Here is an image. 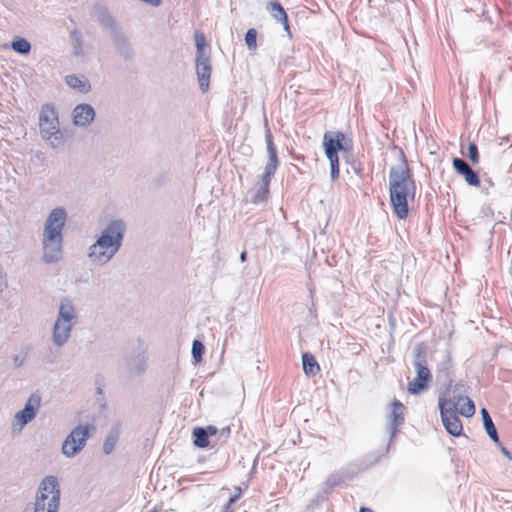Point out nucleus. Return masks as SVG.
Returning a JSON list of instances; mask_svg holds the SVG:
<instances>
[{"mask_svg": "<svg viewBox=\"0 0 512 512\" xmlns=\"http://www.w3.org/2000/svg\"><path fill=\"white\" fill-rule=\"evenodd\" d=\"M67 221V212L63 207L52 209L43 227L42 261L45 264H54L61 260L63 253V230Z\"/></svg>", "mask_w": 512, "mask_h": 512, "instance_id": "obj_2", "label": "nucleus"}, {"mask_svg": "<svg viewBox=\"0 0 512 512\" xmlns=\"http://www.w3.org/2000/svg\"><path fill=\"white\" fill-rule=\"evenodd\" d=\"M223 512H234L232 505H230L229 503H226L223 507Z\"/></svg>", "mask_w": 512, "mask_h": 512, "instance_id": "obj_42", "label": "nucleus"}, {"mask_svg": "<svg viewBox=\"0 0 512 512\" xmlns=\"http://www.w3.org/2000/svg\"><path fill=\"white\" fill-rule=\"evenodd\" d=\"M401 163L389 170V196L394 214L399 219H405L409 213L408 200L416 195V182L407 158L400 149Z\"/></svg>", "mask_w": 512, "mask_h": 512, "instance_id": "obj_1", "label": "nucleus"}, {"mask_svg": "<svg viewBox=\"0 0 512 512\" xmlns=\"http://www.w3.org/2000/svg\"><path fill=\"white\" fill-rule=\"evenodd\" d=\"M119 435H120V432H119V429L118 428H112L108 435L106 436L105 440H104V443H103V453L105 455H109L111 454L114 449H115V446L119 440Z\"/></svg>", "mask_w": 512, "mask_h": 512, "instance_id": "obj_27", "label": "nucleus"}, {"mask_svg": "<svg viewBox=\"0 0 512 512\" xmlns=\"http://www.w3.org/2000/svg\"><path fill=\"white\" fill-rule=\"evenodd\" d=\"M230 433V428L229 427H226L225 429H222V434L223 435H228Z\"/></svg>", "mask_w": 512, "mask_h": 512, "instance_id": "obj_46", "label": "nucleus"}, {"mask_svg": "<svg viewBox=\"0 0 512 512\" xmlns=\"http://www.w3.org/2000/svg\"><path fill=\"white\" fill-rule=\"evenodd\" d=\"M96 390L98 394H102V388L100 386H97Z\"/></svg>", "mask_w": 512, "mask_h": 512, "instance_id": "obj_47", "label": "nucleus"}, {"mask_svg": "<svg viewBox=\"0 0 512 512\" xmlns=\"http://www.w3.org/2000/svg\"><path fill=\"white\" fill-rule=\"evenodd\" d=\"M41 406V396L39 393H33L27 399L23 409L18 411L12 420L11 429L13 433H20L23 428L31 422L37 415Z\"/></svg>", "mask_w": 512, "mask_h": 512, "instance_id": "obj_8", "label": "nucleus"}, {"mask_svg": "<svg viewBox=\"0 0 512 512\" xmlns=\"http://www.w3.org/2000/svg\"><path fill=\"white\" fill-rule=\"evenodd\" d=\"M467 157L470 159L472 164L476 165L479 163V152L478 147L474 142H470L467 148Z\"/></svg>", "mask_w": 512, "mask_h": 512, "instance_id": "obj_35", "label": "nucleus"}, {"mask_svg": "<svg viewBox=\"0 0 512 512\" xmlns=\"http://www.w3.org/2000/svg\"><path fill=\"white\" fill-rule=\"evenodd\" d=\"M452 165L454 170L465 178V181L471 185L478 187L480 185V179L478 173L474 171L469 164L462 158H453Z\"/></svg>", "mask_w": 512, "mask_h": 512, "instance_id": "obj_19", "label": "nucleus"}, {"mask_svg": "<svg viewBox=\"0 0 512 512\" xmlns=\"http://www.w3.org/2000/svg\"><path fill=\"white\" fill-rule=\"evenodd\" d=\"M60 497L61 491L57 477L53 475L44 477L36 492L33 512H58Z\"/></svg>", "mask_w": 512, "mask_h": 512, "instance_id": "obj_5", "label": "nucleus"}, {"mask_svg": "<svg viewBox=\"0 0 512 512\" xmlns=\"http://www.w3.org/2000/svg\"><path fill=\"white\" fill-rule=\"evenodd\" d=\"M450 408H446V404L441 402L439 407L442 423L446 431L453 436H460L462 434L463 426L460 418L457 415V409L452 402H449Z\"/></svg>", "mask_w": 512, "mask_h": 512, "instance_id": "obj_13", "label": "nucleus"}, {"mask_svg": "<svg viewBox=\"0 0 512 512\" xmlns=\"http://www.w3.org/2000/svg\"><path fill=\"white\" fill-rule=\"evenodd\" d=\"M344 483V478L340 473H332L329 475L324 483L325 492L327 493L329 490L338 487Z\"/></svg>", "mask_w": 512, "mask_h": 512, "instance_id": "obj_31", "label": "nucleus"}, {"mask_svg": "<svg viewBox=\"0 0 512 512\" xmlns=\"http://www.w3.org/2000/svg\"><path fill=\"white\" fill-rule=\"evenodd\" d=\"M39 130L41 137L49 142L51 147L58 148L63 142L60 131L58 113L52 104H44L39 113Z\"/></svg>", "mask_w": 512, "mask_h": 512, "instance_id": "obj_7", "label": "nucleus"}, {"mask_svg": "<svg viewBox=\"0 0 512 512\" xmlns=\"http://www.w3.org/2000/svg\"><path fill=\"white\" fill-rule=\"evenodd\" d=\"M404 411L405 406L403 403L397 399H394V401L391 403V412L388 416L389 423L387 426V431L389 433V442L385 449L386 453L391 449L394 440L400 430V427L405 422Z\"/></svg>", "mask_w": 512, "mask_h": 512, "instance_id": "obj_10", "label": "nucleus"}, {"mask_svg": "<svg viewBox=\"0 0 512 512\" xmlns=\"http://www.w3.org/2000/svg\"><path fill=\"white\" fill-rule=\"evenodd\" d=\"M465 394L466 388L462 382L453 383V381L450 380L445 387L444 393L439 396V406L441 402H443L446 404V408H450L451 404L449 402H452L455 405V409H457V406L467 397Z\"/></svg>", "mask_w": 512, "mask_h": 512, "instance_id": "obj_17", "label": "nucleus"}, {"mask_svg": "<svg viewBox=\"0 0 512 512\" xmlns=\"http://www.w3.org/2000/svg\"><path fill=\"white\" fill-rule=\"evenodd\" d=\"M264 126H265L266 149H267V153H268V162L265 166L263 175L265 176V178H272L277 171L280 161H279L278 154H277V148L273 141V135L268 126L267 120H265Z\"/></svg>", "mask_w": 512, "mask_h": 512, "instance_id": "obj_16", "label": "nucleus"}, {"mask_svg": "<svg viewBox=\"0 0 512 512\" xmlns=\"http://www.w3.org/2000/svg\"><path fill=\"white\" fill-rule=\"evenodd\" d=\"M148 512H160L156 507L150 509Z\"/></svg>", "mask_w": 512, "mask_h": 512, "instance_id": "obj_48", "label": "nucleus"}, {"mask_svg": "<svg viewBox=\"0 0 512 512\" xmlns=\"http://www.w3.org/2000/svg\"><path fill=\"white\" fill-rule=\"evenodd\" d=\"M193 443L196 447L205 448L209 445L207 431L203 427H197L193 430Z\"/></svg>", "mask_w": 512, "mask_h": 512, "instance_id": "obj_28", "label": "nucleus"}, {"mask_svg": "<svg viewBox=\"0 0 512 512\" xmlns=\"http://www.w3.org/2000/svg\"><path fill=\"white\" fill-rule=\"evenodd\" d=\"M195 45H196V57L209 56L205 52L206 39L204 34L196 33L195 34Z\"/></svg>", "mask_w": 512, "mask_h": 512, "instance_id": "obj_33", "label": "nucleus"}, {"mask_svg": "<svg viewBox=\"0 0 512 512\" xmlns=\"http://www.w3.org/2000/svg\"><path fill=\"white\" fill-rule=\"evenodd\" d=\"M359 512H374V511L368 507H361Z\"/></svg>", "mask_w": 512, "mask_h": 512, "instance_id": "obj_45", "label": "nucleus"}, {"mask_svg": "<svg viewBox=\"0 0 512 512\" xmlns=\"http://www.w3.org/2000/svg\"><path fill=\"white\" fill-rule=\"evenodd\" d=\"M324 152L330 163L332 181L339 177V151H350L353 147L351 139H347L340 131H327L323 135Z\"/></svg>", "mask_w": 512, "mask_h": 512, "instance_id": "obj_6", "label": "nucleus"}, {"mask_svg": "<svg viewBox=\"0 0 512 512\" xmlns=\"http://www.w3.org/2000/svg\"><path fill=\"white\" fill-rule=\"evenodd\" d=\"M240 498H241V496L239 495V493H235L234 495H232V496L229 498V500H228V502H227V503H229L230 505H233V504H235V503H236Z\"/></svg>", "mask_w": 512, "mask_h": 512, "instance_id": "obj_41", "label": "nucleus"}, {"mask_svg": "<svg viewBox=\"0 0 512 512\" xmlns=\"http://www.w3.org/2000/svg\"><path fill=\"white\" fill-rule=\"evenodd\" d=\"M90 16L103 29L109 31V34L121 28L117 23L116 19L110 13L108 7L101 3H96L91 7Z\"/></svg>", "mask_w": 512, "mask_h": 512, "instance_id": "obj_15", "label": "nucleus"}, {"mask_svg": "<svg viewBox=\"0 0 512 512\" xmlns=\"http://www.w3.org/2000/svg\"><path fill=\"white\" fill-rule=\"evenodd\" d=\"M119 250L115 249L104 240L97 238L88 248L87 257L96 265L107 264Z\"/></svg>", "mask_w": 512, "mask_h": 512, "instance_id": "obj_12", "label": "nucleus"}, {"mask_svg": "<svg viewBox=\"0 0 512 512\" xmlns=\"http://www.w3.org/2000/svg\"><path fill=\"white\" fill-rule=\"evenodd\" d=\"M240 498H241V496L239 495V493H235L234 495H232V496L229 498V500H228V502H227V503H229L230 505H233V504H235V503H236Z\"/></svg>", "mask_w": 512, "mask_h": 512, "instance_id": "obj_40", "label": "nucleus"}, {"mask_svg": "<svg viewBox=\"0 0 512 512\" xmlns=\"http://www.w3.org/2000/svg\"><path fill=\"white\" fill-rule=\"evenodd\" d=\"M240 260H241L242 262H245V261L247 260V252H246V251H242V252L240 253Z\"/></svg>", "mask_w": 512, "mask_h": 512, "instance_id": "obj_43", "label": "nucleus"}, {"mask_svg": "<svg viewBox=\"0 0 512 512\" xmlns=\"http://www.w3.org/2000/svg\"><path fill=\"white\" fill-rule=\"evenodd\" d=\"M72 115L76 126L86 127L94 120L95 111L89 104H79L73 109Z\"/></svg>", "mask_w": 512, "mask_h": 512, "instance_id": "obj_20", "label": "nucleus"}, {"mask_svg": "<svg viewBox=\"0 0 512 512\" xmlns=\"http://www.w3.org/2000/svg\"><path fill=\"white\" fill-rule=\"evenodd\" d=\"M205 353V346L200 340H194L192 343V358L196 363H199L203 359Z\"/></svg>", "mask_w": 512, "mask_h": 512, "instance_id": "obj_32", "label": "nucleus"}, {"mask_svg": "<svg viewBox=\"0 0 512 512\" xmlns=\"http://www.w3.org/2000/svg\"><path fill=\"white\" fill-rule=\"evenodd\" d=\"M234 490H235V493H239V495L242 496L244 489L241 486H235Z\"/></svg>", "mask_w": 512, "mask_h": 512, "instance_id": "obj_44", "label": "nucleus"}, {"mask_svg": "<svg viewBox=\"0 0 512 512\" xmlns=\"http://www.w3.org/2000/svg\"><path fill=\"white\" fill-rule=\"evenodd\" d=\"M257 31L254 28L247 30L245 34V43L249 50H255L257 48Z\"/></svg>", "mask_w": 512, "mask_h": 512, "instance_id": "obj_34", "label": "nucleus"}, {"mask_svg": "<svg viewBox=\"0 0 512 512\" xmlns=\"http://www.w3.org/2000/svg\"><path fill=\"white\" fill-rule=\"evenodd\" d=\"M77 319L78 314L73 299L61 298L51 335L52 342L56 347H63L69 341Z\"/></svg>", "mask_w": 512, "mask_h": 512, "instance_id": "obj_3", "label": "nucleus"}, {"mask_svg": "<svg viewBox=\"0 0 512 512\" xmlns=\"http://www.w3.org/2000/svg\"><path fill=\"white\" fill-rule=\"evenodd\" d=\"M206 431H207V436H212V435H215L217 433V428L215 426H207L206 428H204Z\"/></svg>", "mask_w": 512, "mask_h": 512, "instance_id": "obj_38", "label": "nucleus"}, {"mask_svg": "<svg viewBox=\"0 0 512 512\" xmlns=\"http://www.w3.org/2000/svg\"><path fill=\"white\" fill-rule=\"evenodd\" d=\"M481 415H482L483 425H484L487 435L490 437V439L494 443H499L498 432L496 430V427L493 423V420H492L489 412L485 408H482Z\"/></svg>", "mask_w": 512, "mask_h": 512, "instance_id": "obj_25", "label": "nucleus"}, {"mask_svg": "<svg viewBox=\"0 0 512 512\" xmlns=\"http://www.w3.org/2000/svg\"><path fill=\"white\" fill-rule=\"evenodd\" d=\"M66 84L81 93H87L91 90V84L83 75H68L65 78Z\"/></svg>", "mask_w": 512, "mask_h": 512, "instance_id": "obj_22", "label": "nucleus"}, {"mask_svg": "<svg viewBox=\"0 0 512 512\" xmlns=\"http://www.w3.org/2000/svg\"><path fill=\"white\" fill-rule=\"evenodd\" d=\"M140 2L150 6V7H159L162 4V0H139Z\"/></svg>", "mask_w": 512, "mask_h": 512, "instance_id": "obj_37", "label": "nucleus"}, {"mask_svg": "<svg viewBox=\"0 0 512 512\" xmlns=\"http://www.w3.org/2000/svg\"><path fill=\"white\" fill-rule=\"evenodd\" d=\"M195 62L199 87L202 92H206L209 87L212 71L210 56L196 57Z\"/></svg>", "mask_w": 512, "mask_h": 512, "instance_id": "obj_18", "label": "nucleus"}, {"mask_svg": "<svg viewBox=\"0 0 512 512\" xmlns=\"http://www.w3.org/2000/svg\"><path fill=\"white\" fill-rule=\"evenodd\" d=\"M127 368L131 375H140L146 370V358L143 354L138 353L127 361Z\"/></svg>", "mask_w": 512, "mask_h": 512, "instance_id": "obj_23", "label": "nucleus"}, {"mask_svg": "<svg viewBox=\"0 0 512 512\" xmlns=\"http://www.w3.org/2000/svg\"><path fill=\"white\" fill-rule=\"evenodd\" d=\"M272 178H265L264 175L261 177V186L255 191L252 196L251 202L254 204L262 203L267 200L269 195V186Z\"/></svg>", "mask_w": 512, "mask_h": 512, "instance_id": "obj_26", "label": "nucleus"}, {"mask_svg": "<svg viewBox=\"0 0 512 512\" xmlns=\"http://www.w3.org/2000/svg\"><path fill=\"white\" fill-rule=\"evenodd\" d=\"M11 48L16 53L27 55L31 51V44L25 38L15 37L11 42Z\"/></svg>", "mask_w": 512, "mask_h": 512, "instance_id": "obj_29", "label": "nucleus"}, {"mask_svg": "<svg viewBox=\"0 0 512 512\" xmlns=\"http://www.w3.org/2000/svg\"><path fill=\"white\" fill-rule=\"evenodd\" d=\"M267 11L277 21L283 24L284 29L289 32V22L286 11L278 1H272L266 6Z\"/></svg>", "mask_w": 512, "mask_h": 512, "instance_id": "obj_21", "label": "nucleus"}, {"mask_svg": "<svg viewBox=\"0 0 512 512\" xmlns=\"http://www.w3.org/2000/svg\"><path fill=\"white\" fill-rule=\"evenodd\" d=\"M303 371L306 376H315L320 371V366L315 357L308 352L302 354Z\"/></svg>", "mask_w": 512, "mask_h": 512, "instance_id": "obj_24", "label": "nucleus"}, {"mask_svg": "<svg viewBox=\"0 0 512 512\" xmlns=\"http://www.w3.org/2000/svg\"><path fill=\"white\" fill-rule=\"evenodd\" d=\"M509 459L512 460V456Z\"/></svg>", "mask_w": 512, "mask_h": 512, "instance_id": "obj_49", "label": "nucleus"}, {"mask_svg": "<svg viewBox=\"0 0 512 512\" xmlns=\"http://www.w3.org/2000/svg\"><path fill=\"white\" fill-rule=\"evenodd\" d=\"M499 447H500V450L501 452L509 459L512 454L511 452L506 448L504 447L500 442L499 443H496Z\"/></svg>", "mask_w": 512, "mask_h": 512, "instance_id": "obj_39", "label": "nucleus"}, {"mask_svg": "<svg viewBox=\"0 0 512 512\" xmlns=\"http://www.w3.org/2000/svg\"><path fill=\"white\" fill-rule=\"evenodd\" d=\"M88 438L89 426H76L65 438L62 444V453L69 458L76 456L85 447Z\"/></svg>", "mask_w": 512, "mask_h": 512, "instance_id": "obj_9", "label": "nucleus"}, {"mask_svg": "<svg viewBox=\"0 0 512 512\" xmlns=\"http://www.w3.org/2000/svg\"><path fill=\"white\" fill-rule=\"evenodd\" d=\"M27 355L26 353H19L13 357V363L16 368L21 367L26 361Z\"/></svg>", "mask_w": 512, "mask_h": 512, "instance_id": "obj_36", "label": "nucleus"}, {"mask_svg": "<svg viewBox=\"0 0 512 512\" xmlns=\"http://www.w3.org/2000/svg\"><path fill=\"white\" fill-rule=\"evenodd\" d=\"M125 231V222L121 219H113L104 227L98 238L104 240L115 249L120 250Z\"/></svg>", "mask_w": 512, "mask_h": 512, "instance_id": "obj_11", "label": "nucleus"}, {"mask_svg": "<svg viewBox=\"0 0 512 512\" xmlns=\"http://www.w3.org/2000/svg\"><path fill=\"white\" fill-rule=\"evenodd\" d=\"M457 413L464 417H472L475 414L474 402L467 396L462 400L459 406H457Z\"/></svg>", "mask_w": 512, "mask_h": 512, "instance_id": "obj_30", "label": "nucleus"}, {"mask_svg": "<svg viewBox=\"0 0 512 512\" xmlns=\"http://www.w3.org/2000/svg\"><path fill=\"white\" fill-rule=\"evenodd\" d=\"M110 39L118 56L124 61H131L135 57V50L127 35L120 28L110 34Z\"/></svg>", "mask_w": 512, "mask_h": 512, "instance_id": "obj_14", "label": "nucleus"}, {"mask_svg": "<svg viewBox=\"0 0 512 512\" xmlns=\"http://www.w3.org/2000/svg\"><path fill=\"white\" fill-rule=\"evenodd\" d=\"M428 347L424 342L418 343L413 349L412 363L416 377L408 383L407 390L411 395H419L426 391L432 381V373L427 362Z\"/></svg>", "mask_w": 512, "mask_h": 512, "instance_id": "obj_4", "label": "nucleus"}]
</instances>
